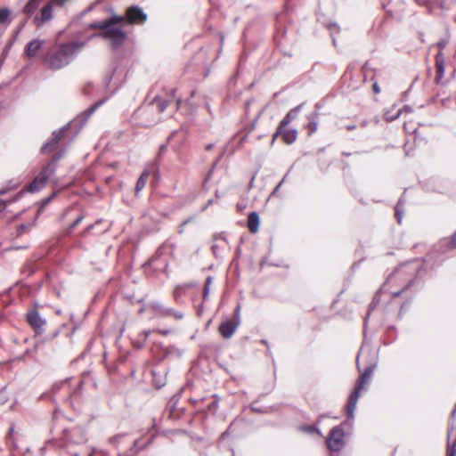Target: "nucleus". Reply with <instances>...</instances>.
Wrapping results in <instances>:
<instances>
[{
    "label": "nucleus",
    "instance_id": "nucleus-1",
    "mask_svg": "<svg viewBox=\"0 0 456 456\" xmlns=\"http://www.w3.org/2000/svg\"><path fill=\"white\" fill-rule=\"evenodd\" d=\"M83 42H68L60 44L50 51L44 59L47 69L59 70L68 66L76 55L84 48Z\"/></svg>",
    "mask_w": 456,
    "mask_h": 456
},
{
    "label": "nucleus",
    "instance_id": "nucleus-2",
    "mask_svg": "<svg viewBox=\"0 0 456 456\" xmlns=\"http://www.w3.org/2000/svg\"><path fill=\"white\" fill-rule=\"evenodd\" d=\"M124 18L121 16H114L109 20L99 21L93 24L94 28L103 30V35L108 38L114 46L121 45L125 39V34L120 28V24Z\"/></svg>",
    "mask_w": 456,
    "mask_h": 456
},
{
    "label": "nucleus",
    "instance_id": "nucleus-3",
    "mask_svg": "<svg viewBox=\"0 0 456 456\" xmlns=\"http://www.w3.org/2000/svg\"><path fill=\"white\" fill-rule=\"evenodd\" d=\"M375 365H369L365 368L364 371L361 374L359 382L349 396L347 403V414L349 418H354V412L357 404L358 398L361 391L364 388L365 384L368 382L374 371Z\"/></svg>",
    "mask_w": 456,
    "mask_h": 456
},
{
    "label": "nucleus",
    "instance_id": "nucleus-4",
    "mask_svg": "<svg viewBox=\"0 0 456 456\" xmlns=\"http://www.w3.org/2000/svg\"><path fill=\"white\" fill-rule=\"evenodd\" d=\"M55 172V167L53 162L48 163L45 166L42 171L37 175L34 180L28 186V191L37 192L42 190L47 180Z\"/></svg>",
    "mask_w": 456,
    "mask_h": 456
},
{
    "label": "nucleus",
    "instance_id": "nucleus-5",
    "mask_svg": "<svg viewBox=\"0 0 456 456\" xmlns=\"http://www.w3.org/2000/svg\"><path fill=\"white\" fill-rule=\"evenodd\" d=\"M344 436V431L340 427L333 428L327 438L328 448L333 452L340 451L345 445Z\"/></svg>",
    "mask_w": 456,
    "mask_h": 456
},
{
    "label": "nucleus",
    "instance_id": "nucleus-6",
    "mask_svg": "<svg viewBox=\"0 0 456 456\" xmlns=\"http://www.w3.org/2000/svg\"><path fill=\"white\" fill-rule=\"evenodd\" d=\"M67 0H53L51 3L44 6L40 13L34 18L37 27L43 26L46 21L53 18V5H62Z\"/></svg>",
    "mask_w": 456,
    "mask_h": 456
},
{
    "label": "nucleus",
    "instance_id": "nucleus-7",
    "mask_svg": "<svg viewBox=\"0 0 456 456\" xmlns=\"http://www.w3.org/2000/svg\"><path fill=\"white\" fill-rule=\"evenodd\" d=\"M45 45V40L36 38L28 43L25 49V55L28 59H33L37 57L39 53V51L42 49Z\"/></svg>",
    "mask_w": 456,
    "mask_h": 456
},
{
    "label": "nucleus",
    "instance_id": "nucleus-8",
    "mask_svg": "<svg viewBox=\"0 0 456 456\" xmlns=\"http://www.w3.org/2000/svg\"><path fill=\"white\" fill-rule=\"evenodd\" d=\"M68 126H64L62 127L61 129H60L59 131H54L53 133V137L51 138V140H49L41 149L42 152L43 153H50L52 152L56 144L58 143V142L61 140V138L62 137L63 134L65 133V131L67 130Z\"/></svg>",
    "mask_w": 456,
    "mask_h": 456
},
{
    "label": "nucleus",
    "instance_id": "nucleus-9",
    "mask_svg": "<svg viewBox=\"0 0 456 456\" xmlns=\"http://www.w3.org/2000/svg\"><path fill=\"white\" fill-rule=\"evenodd\" d=\"M126 18L130 23H142L146 20V14L137 7H130L126 11Z\"/></svg>",
    "mask_w": 456,
    "mask_h": 456
},
{
    "label": "nucleus",
    "instance_id": "nucleus-10",
    "mask_svg": "<svg viewBox=\"0 0 456 456\" xmlns=\"http://www.w3.org/2000/svg\"><path fill=\"white\" fill-rule=\"evenodd\" d=\"M238 327V322L229 320L221 323L219 326V331L224 338H229L234 334Z\"/></svg>",
    "mask_w": 456,
    "mask_h": 456
},
{
    "label": "nucleus",
    "instance_id": "nucleus-11",
    "mask_svg": "<svg viewBox=\"0 0 456 456\" xmlns=\"http://www.w3.org/2000/svg\"><path fill=\"white\" fill-rule=\"evenodd\" d=\"M285 127H281V126H279L277 132L275 133V135L281 134L282 136L283 141L287 144L293 143L297 136V132L296 129H284Z\"/></svg>",
    "mask_w": 456,
    "mask_h": 456
},
{
    "label": "nucleus",
    "instance_id": "nucleus-12",
    "mask_svg": "<svg viewBox=\"0 0 456 456\" xmlns=\"http://www.w3.org/2000/svg\"><path fill=\"white\" fill-rule=\"evenodd\" d=\"M28 323L37 331L43 328L45 322L39 316L37 312L33 311L28 314Z\"/></svg>",
    "mask_w": 456,
    "mask_h": 456
},
{
    "label": "nucleus",
    "instance_id": "nucleus-13",
    "mask_svg": "<svg viewBox=\"0 0 456 456\" xmlns=\"http://www.w3.org/2000/svg\"><path fill=\"white\" fill-rule=\"evenodd\" d=\"M259 224V216L256 212L250 213L248 219V230L251 232L256 233L258 231Z\"/></svg>",
    "mask_w": 456,
    "mask_h": 456
},
{
    "label": "nucleus",
    "instance_id": "nucleus-14",
    "mask_svg": "<svg viewBox=\"0 0 456 456\" xmlns=\"http://www.w3.org/2000/svg\"><path fill=\"white\" fill-rule=\"evenodd\" d=\"M301 110V105L290 110L285 118L281 121L280 126L286 127L293 119L297 118Z\"/></svg>",
    "mask_w": 456,
    "mask_h": 456
},
{
    "label": "nucleus",
    "instance_id": "nucleus-15",
    "mask_svg": "<svg viewBox=\"0 0 456 456\" xmlns=\"http://www.w3.org/2000/svg\"><path fill=\"white\" fill-rule=\"evenodd\" d=\"M43 0H29L24 6L23 12L28 16L32 15Z\"/></svg>",
    "mask_w": 456,
    "mask_h": 456
},
{
    "label": "nucleus",
    "instance_id": "nucleus-16",
    "mask_svg": "<svg viewBox=\"0 0 456 456\" xmlns=\"http://www.w3.org/2000/svg\"><path fill=\"white\" fill-rule=\"evenodd\" d=\"M12 22L11 11L8 8L0 9V25L8 26Z\"/></svg>",
    "mask_w": 456,
    "mask_h": 456
},
{
    "label": "nucleus",
    "instance_id": "nucleus-17",
    "mask_svg": "<svg viewBox=\"0 0 456 456\" xmlns=\"http://www.w3.org/2000/svg\"><path fill=\"white\" fill-rule=\"evenodd\" d=\"M149 175H150V173H149L148 170H144L142 173L141 176L139 177V179H138V181L136 183V186H135L136 192L141 191L144 188V186H145V184L147 183Z\"/></svg>",
    "mask_w": 456,
    "mask_h": 456
},
{
    "label": "nucleus",
    "instance_id": "nucleus-18",
    "mask_svg": "<svg viewBox=\"0 0 456 456\" xmlns=\"http://www.w3.org/2000/svg\"><path fill=\"white\" fill-rule=\"evenodd\" d=\"M155 103L159 111L163 112L169 104V102L158 97L155 99Z\"/></svg>",
    "mask_w": 456,
    "mask_h": 456
},
{
    "label": "nucleus",
    "instance_id": "nucleus-19",
    "mask_svg": "<svg viewBox=\"0 0 456 456\" xmlns=\"http://www.w3.org/2000/svg\"><path fill=\"white\" fill-rule=\"evenodd\" d=\"M402 202L399 201L397 206L395 207V216L399 223H401L403 219V212L401 210Z\"/></svg>",
    "mask_w": 456,
    "mask_h": 456
},
{
    "label": "nucleus",
    "instance_id": "nucleus-20",
    "mask_svg": "<svg viewBox=\"0 0 456 456\" xmlns=\"http://www.w3.org/2000/svg\"><path fill=\"white\" fill-rule=\"evenodd\" d=\"M401 114V110H397L395 114L392 115V114H389V112H387L385 114V118L387 120V121H393L395 120L396 118L399 117V115Z\"/></svg>",
    "mask_w": 456,
    "mask_h": 456
},
{
    "label": "nucleus",
    "instance_id": "nucleus-21",
    "mask_svg": "<svg viewBox=\"0 0 456 456\" xmlns=\"http://www.w3.org/2000/svg\"><path fill=\"white\" fill-rule=\"evenodd\" d=\"M240 306L238 305L236 309H235L232 321L238 322L239 325L240 323Z\"/></svg>",
    "mask_w": 456,
    "mask_h": 456
},
{
    "label": "nucleus",
    "instance_id": "nucleus-22",
    "mask_svg": "<svg viewBox=\"0 0 456 456\" xmlns=\"http://www.w3.org/2000/svg\"><path fill=\"white\" fill-rule=\"evenodd\" d=\"M211 282H212V279H211V277H208L207 279V281H206V284H205V288H204V298H206L207 296L209 293V288H210Z\"/></svg>",
    "mask_w": 456,
    "mask_h": 456
},
{
    "label": "nucleus",
    "instance_id": "nucleus-23",
    "mask_svg": "<svg viewBox=\"0 0 456 456\" xmlns=\"http://www.w3.org/2000/svg\"><path fill=\"white\" fill-rule=\"evenodd\" d=\"M308 128L310 130V134L314 133L318 128V124L316 121H310L308 123Z\"/></svg>",
    "mask_w": 456,
    "mask_h": 456
},
{
    "label": "nucleus",
    "instance_id": "nucleus-24",
    "mask_svg": "<svg viewBox=\"0 0 456 456\" xmlns=\"http://www.w3.org/2000/svg\"><path fill=\"white\" fill-rule=\"evenodd\" d=\"M450 244H451V248H456V232L452 236Z\"/></svg>",
    "mask_w": 456,
    "mask_h": 456
},
{
    "label": "nucleus",
    "instance_id": "nucleus-25",
    "mask_svg": "<svg viewBox=\"0 0 456 456\" xmlns=\"http://www.w3.org/2000/svg\"><path fill=\"white\" fill-rule=\"evenodd\" d=\"M303 430L305 431V432L312 433V432H314L315 430V428L314 427H306V428H304ZM316 431L318 432V434L320 436H322V433L319 430L316 429Z\"/></svg>",
    "mask_w": 456,
    "mask_h": 456
},
{
    "label": "nucleus",
    "instance_id": "nucleus-26",
    "mask_svg": "<svg viewBox=\"0 0 456 456\" xmlns=\"http://www.w3.org/2000/svg\"><path fill=\"white\" fill-rule=\"evenodd\" d=\"M82 219H83V216H79V217H77V218L76 219V221L73 223V224H72V228H73V227H75V226H77V224L82 221Z\"/></svg>",
    "mask_w": 456,
    "mask_h": 456
},
{
    "label": "nucleus",
    "instance_id": "nucleus-27",
    "mask_svg": "<svg viewBox=\"0 0 456 456\" xmlns=\"http://www.w3.org/2000/svg\"><path fill=\"white\" fill-rule=\"evenodd\" d=\"M54 195H55V194L53 193V196H51V197L46 198L45 200H44V201H43V205H44V206L47 205V204L51 201L52 198H53Z\"/></svg>",
    "mask_w": 456,
    "mask_h": 456
},
{
    "label": "nucleus",
    "instance_id": "nucleus-28",
    "mask_svg": "<svg viewBox=\"0 0 456 456\" xmlns=\"http://www.w3.org/2000/svg\"><path fill=\"white\" fill-rule=\"evenodd\" d=\"M364 347L362 346L361 349H360V352H359V355L357 357V364H359V358L360 356L364 353Z\"/></svg>",
    "mask_w": 456,
    "mask_h": 456
},
{
    "label": "nucleus",
    "instance_id": "nucleus-29",
    "mask_svg": "<svg viewBox=\"0 0 456 456\" xmlns=\"http://www.w3.org/2000/svg\"><path fill=\"white\" fill-rule=\"evenodd\" d=\"M373 90H374V92H375V93H377V94H379V93L380 92L379 87L378 86V85H377V84H374V85H373Z\"/></svg>",
    "mask_w": 456,
    "mask_h": 456
},
{
    "label": "nucleus",
    "instance_id": "nucleus-30",
    "mask_svg": "<svg viewBox=\"0 0 456 456\" xmlns=\"http://www.w3.org/2000/svg\"><path fill=\"white\" fill-rule=\"evenodd\" d=\"M281 183H282V182H281V183H280L275 187V189H274V191H273V194L276 193V192L278 191V190H280V188H281Z\"/></svg>",
    "mask_w": 456,
    "mask_h": 456
},
{
    "label": "nucleus",
    "instance_id": "nucleus-31",
    "mask_svg": "<svg viewBox=\"0 0 456 456\" xmlns=\"http://www.w3.org/2000/svg\"><path fill=\"white\" fill-rule=\"evenodd\" d=\"M4 202L2 200H0V212L4 208Z\"/></svg>",
    "mask_w": 456,
    "mask_h": 456
},
{
    "label": "nucleus",
    "instance_id": "nucleus-32",
    "mask_svg": "<svg viewBox=\"0 0 456 456\" xmlns=\"http://www.w3.org/2000/svg\"><path fill=\"white\" fill-rule=\"evenodd\" d=\"M102 102H101L96 103V104H95V106L90 110V113H92V112L94 110V109H95V108H97V107H98L100 104H102Z\"/></svg>",
    "mask_w": 456,
    "mask_h": 456
},
{
    "label": "nucleus",
    "instance_id": "nucleus-33",
    "mask_svg": "<svg viewBox=\"0 0 456 456\" xmlns=\"http://www.w3.org/2000/svg\"><path fill=\"white\" fill-rule=\"evenodd\" d=\"M437 66H438V69L440 72H443V66L440 65L439 63H437Z\"/></svg>",
    "mask_w": 456,
    "mask_h": 456
},
{
    "label": "nucleus",
    "instance_id": "nucleus-34",
    "mask_svg": "<svg viewBox=\"0 0 456 456\" xmlns=\"http://www.w3.org/2000/svg\"><path fill=\"white\" fill-rule=\"evenodd\" d=\"M405 110H406L407 111H411V109H410L409 107H407Z\"/></svg>",
    "mask_w": 456,
    "mask_h": 456
}]
</instances>
